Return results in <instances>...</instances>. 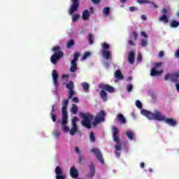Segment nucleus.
Here are the masks:
<instances>
[{
  "label": "nucleus",
  "instance_id": "obj_1",
  "mask_svg": "<svg viewBox=\"0 0 179 179\" xmlns=\"http://www.w3.org/2000/svg\"><path fill=\"white\" fill-rule=\"evenodd\" d=\"M68 99H64L62 101V125L64 131H69L68 127V105L69 104V100L73 99V95L75 94V91L73 90H69Z\"/></svg>",
  "mask_w": 179,
  "mask_h": 179
},
{
  "label": "nucleus",
  "instance_id": "obj_2",
  "mask_svg": "<svg viewBox=\"0 0 179 179\" xmlns=\"http://www.w3.org/2000/svg\"><path fill=\"white\" fill-rule=\"evenodd\" d=\"M143 115H145L148 120H155L156 121H164L166 117L163 116L162 112L159 110H155V113H152L147 110H143L141 111Z\"/></svg>",
  "mask_w": 179,
  "mask_h": 179
},
{
  "label": "nucleus",
  "instance_id": "obj_3",
  "mask_svg": "<svg viewBox=\"0 0 179 179\" xmlns=\"http://www.w3.org/2000/svg\"><path fill=\"white\" fill-rule=\"evenodd\" d=\"M72 4L71 5L69 9V14L73 15L72 17V22H78L79 17H80V15L75 14V12H77L79 9V0H71Z\"/></svg>",
  "mask_w": 179,
  "mask_h": 179
},
{
  "label": "nucleus",
  "instance_id": "obj_4",
  "mask_svg": "<svg viewBox=\"0 0 179 179\" xmlns=\"http://www.w3.org/2000/svg\"><path fill=\"white\" fill-rule=\"evenodd\" d=\"M81 125L87 129H92V121L94 120V116L90 113H81Z\"/></svg>",
  "mask_w": 179,
  "mask_h": 179
},
{
  "label": "nucleus",
  "instance_id": "obj_5",
  "mask_svg": "<svg viewBox=\"0 0 179 179\" xmlns=\"http://www.w3.org/2000/svg\"><path fill=\"white\" fill-rule=\"evenodd\" d=\"M52 50L55 52L50 57V61L52 64H57L58 62V60L60 58H62L64 57V52L61 51V48L59 46H55L54 47Z\"/></svg>",
  "mask_w": 179,
  "mask_h": 179
},
{
  "label": "nucleus",
  "instance_id": "obj_6",
  "mask_svg": "<svg viewBox=\"0 0 179 179\" xmlns=\"http://www.w3.org/2000/svg\"><path fill=\"white\" fill-rule=\"evenodd\" d=\"M52 50L55 52L50 57V61L52 64H57L58 62V60L60 58H62L64 57V52L61 51V48L59 46H55L54 47Z\"/></svg>",
  "mask_w": 179,
  "mask_h": 179
},
{
  "label": "nucleus",
  "instance_id": "obj_7",
  "mask_svg": "<svg viewBox=\"0 0 179 179\" xmlns=\"http://www.w3.org/2000/svg\"><path fill=\"white\" fill-rule=\"evenodd\" d=\"M101 45H102V50H101L102 56L107 61H111V59H113V55L111 52L109 50L110 45H108L107 43H102Z\"/></svg>",
  "mask_w": 179,
  "mask_h": 179
},
{
  "label": "nucleus",
  "instance_id": "obj_8",
  "mask_svg": "<svg viewBox=\"0 0 179 179\" xmlns=\"http://www.w3.org/2000/svg\"><path fill=\"white\" fill-rule=\"evenodd\" d=\"M79 53H74V57L73 60H71V66H70V72L72 73H75L76 71H78V60L79 59Z\"/></svg>",
  "mask_w": 179,
  "mask_h": 179
},
{
  "label": "nucleus",
  "instance_id": "obj_9",
  "mask_svg": "<svg viewBox=\"0 0 179 179\" xmlns=\"http://www.w3.org/2000/svg\"><path fill=\"white\" fill-rule=\"evenodd\" d=\"M171 79V82H173L177 85V83H179V72H176L175 73H168L164 77V80H169Z\"/></svg>",
  "mask_w": 179,
  "mask_h": 179
},
{
  "label": "nucleus",
  "instance_id": "obj_10",
  "mask_svg": "<svg viewBox=\"0 0 179 179\" xmlns=\"http://www.w3.org/2000/svg\"><path fill=\"white\" fill-rule=\"evenodd\" d=\"M104 117H106V112L104 110H101L94 118V122L92 123V125H96L100 122L104 121Z\"/></svg>",
  "mask_w": 179,
  "mask_h": 179
},
{
  "label": "nucleus",
  "instance_id": "obj_11",
  "mask_svg": "<svg viewBox=\"0 0 179 179\" xmlns=\"http://www.w3.org/2000/svg\"><path fill=\"white\" fill-rule=\"evenodd\" d=\"M92 153H94V155L96 157V159L100 163L102 164H104V159H103V155L101 154V152H100V150L98 148H92Z\"/></svg>",
  "mask_w": 179,
  "mask_h": 179
},
{
  "label": "nucleus",
  "instance_id": "obj_12",
  "mask_svg": "<svg viewBox=\"0 0 179 179\" xmlns=\"http://www.w3.org/2000/svg\"><path fill=\"white\" fill-rule=\"evenodd\" d=\"M55 174H56V179H65L66 176L64 174V171H62V168L61 166H57L55 168Z\"/></svg>",
  "mask_w": 179,
  "mask_h": 179
},
{
  "label": "nucleus",
  "instance_id": "obj_13",
  "mask_svg": "<svg viewBox=\"0 0 179 179\" xmlns=\"http://www.w3.org/2000/svg\"><path fill=\"white\" fill-rule=\"evenodd\" d=\"M99 87L105 92H108V93H114V87L108 84L101 83L99 85Z\"/></svg>",
  "mask_w": 179,
  "mask_h": 179
},
{
  "label": "nucleus",
  "instance_id": "obj_14",
  "mask_svg": "<svg viewBox=\"0 0 179 179\" xmlns=\"http://www.w3.org/2000/svg\"><path fill=\"white\" fill-rule=\"evenodd\" d=\"M116 145L115 146V155H116V157H120V156H121V153H120V152H121L122 149V146L121 145V141L119 139L117 141H115Z\"/></svg>",
  "mask_w": 179,
  "mask_h": 179
},
{
  "label": "nucleus",
  "instance_id": "obj_15",
  "mask_svg": "<svg viewBox=\"0 0 179 179\" xmlns=\"http://www.w3.org/2000/svg\"><path fill=\"white\" fill-rule=\"evenodd\" d=\"M52 79H53V85L57 87H58V78H59V75H58V71H57V70L54 69L52 72Z\"/></svg>",
  "mask_w": 179,
  "mask_h": 179
},
{
  "label": "nucleus",
  "instance_id": "obj_16",
  "mask_svg": "<svg viewBox=\"0 0 179 179\" xmlns=\"http://www.w3.org/2000/svg\"><path fill=\"white\" fill-rule=\"evenodd\" d=\"M164 122H165V124H168L170 127H176V125H177V120L173 118L164 117Z\"/></svg>",
  "mask_w": 179,
  "mask_h": 179
},
{
  "label": "nucleus",
  "instance_id": "obj_17",
  "mask_svg": "<svg viewBox=\"0 0 179 179\" xmlns=\"http://www.w3.org/2000/svg\"><path fill=\"white\" fill-rule=\"evenodd\" d=\"M70 176L72 178H78L79 177V172H78V169H76L75 166L70 169Z\"/></svg>",
  "mask_w": 179,
  "mask_h": 179
},
{
  "label": "nucleus",
  "instance_id": "obj_18",
  "mask_svg": "<svg viewBox=\"0 0 179 179\" xmlns=\"http://www.w3.org/2000/svg\"><path fill=\"white\" fill-rule=\"evenodd\" d=\"M113 138L114 142H118V140L120 139V137H118V134H120V131H118V128L116 127H113Z\"/></svg>",
  "mask_w": 179,
  "mask_h": 179
},
{
  "label": "nucleus",
  "instance_id": "obj_19",
  "mask_svg": "<svg viewBox=\"0 0 179 179\" xmlns=\"http://www.w3.org/2000/svg\"><path fill=\"white\" fill-rule=\"evenodd\" d=\"M128 61L131 65H134V64H135V52H134V50H131L129 52Z\"/></svg>",
  "mask_w": 179,
  "mask_h": 179
},
{
  "label": "nucleus",
  "instance_id": "obj_20",
  "mask_svg": "<svg viewBox=\"0 0 179 179\" xmlns=\"http://www.w3.org/2000/svg\"><path fill=\"white\" fill-rule=\"evenodd\" d=\"M67 128L69 129V127H67ZM62 129H63L64 132H70V135H71L72 136H73V135H75L78 132V127H71V130L69 129V131H67L66 130L64 129V128L62 127Z\"/></svg>",
  "mask_w": 179,
  "mask_h": 179
},
{
  "label": "nucleus",
  "instance_id": "obj_21",
  "mask_svg": "<svg viewBox=\"0 0 179 179\" xmlns=\"http://www.w3.org/2000/svg\"><path fill=\"white\" fill-rule=\"evenodd\" d=\"M90 177L94 176L96 168L94 167V164L93 162H91V164L90 165Z\"/></svg>",
  "mask_w": 179,
  "mask_h": 179
},
{
  "label": "nucleus",
  "instance_id": "obj_22",
  "mask_svg": "<svg viewBox=\"0 0 179 179\" xmlns=\"http://www.w3.org/2000/svg\"><path fill=\"white\" fill-rule=\"evenodd\" d=\"M99 94L103 101H107V100L108 99V96L107 95V92L105 90H101Z\"/></svg>",
  "mask_w": 179,
  "mask_h": 179
},
{
  "label": "nucleus",
  "instance_id": "obj_23",
  "mask_svg": "<svg viewBox=\"0 0 179 179\" xmlns=\"http://www.w3.org/2000/svg\"><path fill=\"white\" fill-rule=\"evenodd\" d=\"M89 17H90V12H89L87 10H85L83 12L82 15V19L83 20H89Z\"/></svg>",
  "mask_w": 179,
  "mask_h": 179
},
{
  "label": "nucleus",
  "instance_id": "obj_24",
  "mask_svg": "<svg viewBox=\"0 0 179 179\" xmlns=\"http://www.w3.org/2000/svg\"><path fill=\"white\" fill-rule=\"evenodd\" d=\"M117 117L119 122H121V124H127V119H125L124 115L119 113L117 115Z\"/></svg>",
  "mask_w": 179,
  "mask_h": 179
},
{
  "label": "nucleus",
  "instance_id": "obj_25",
  "mask_svg": "<svg viewBox=\"0 0 179 179\" xmlns=\"http://www.w3.org/2000/svg\"><path fill=\"white\" fill-rule=\"evenodd\" d=\"M163 73V71H157L155 68H153L150 71L151 76H159V75H162Z\"/></svg>",
  "mask_w": 179,
  "mask_h": 179
},
{
  "label": "nucleus",
  "instance_id": "obj_26",
  "mask_svg": "<svg viewBox=\"0 0 179 179\" xmlns=\"http://www.w3.org/2000/svg\"><path fill=\"white\" fill-rule=\"evenodd\" d=\"M102 15L105 17H107L110 15V8L109 7H105L102 10Z\"/></svg>",
  "mask_w": 179,
  "mask_h": 179
},
{
  "label": "nucleus",
  "instance_id": "obj_27",
  "mask_svg": "<svg viewBox=\"0 0 179 179\" xmlns=\"http://www.w3.org/2000/svg\"><path fill=\"white\" fill-rule=\"evenodd\" d=\"M115 76L117 79H120L122 80L124 79V75H122V73H121V71L120 70L115 71Z\"/></svg>",
  "mask_w": 179,
  "mask_h": 179
},
{
  "label": "nucleus",
  "instance_id": "obj_28",
  "mask_svg": "<svg viewBox=\"0 0 179 179\" xmlns=\"http://www.w3.org/2000/svg\"><path fill=\"white\" fill-rule=\"evenodd\" d=\"M159 20L160 22H163L164 23H169V17H167V15H161L159 17Z\"/></svg>",
  "mask_w": 179,
  "mask_h": 179
},
{
  "label": "nucleus",
  "instance_id": "obj_29",
  "mask_svg": "<svg viewBox=\"0 0 179 179\" xmlns=\"http://www.w3.org/2000/svg\"><path fill=\"white\" fill-rule=\"evenodd\" d=\"M78 106H76V104H73L71 108V114H73V115L78 114Z\"/></svg>",
  "mask_w": 179,
  "mask_h": 179
},
{
  "label": "nucleus",
  "instance_id": "obj_30",
  "mask_svg": "<svg viewBox=\"0 0 179 179\" xmlns=\"http://www.w3.org/2000/svg\"><path fill=\"white\" fill-rule=\"evenodd\" d=\"M170 24H171V27H173V28L178 27L179 22H177L175 20H171Z\"/></svg>",
  "mask_w": 179,
  "mask_h": 179
},
{
  "label": "nucleus",
  "instance_id": "obj_31",
  "mask_svg": "<svg viewBox=\"0 0 179 179\" xmlns=\"http://www.w3.org/2000/svg\"><path fill=\"white\" fill-rule=\"evenodd\" d=\"M66 87L69 90H73L74 85L72 81H69L66 84Z\"/></svg>",
  "mask_w": 179,
  "mask_h": 179
},
{
  "label": "nucleus",
  "instance_id": "obj_32",
  "mask_svg": "<svg viewBox=\"0 0 179 179\" xmlns=\"http://www.w3.org/2000/svg\"><path fill=\"white\" fill-rule=\"evenodd\" d=\"M75 45V41L70 40L66 43V48L69 49Z\"/></svg>",
  "mask_w": 179,
  "mask_h": 179
},
{
  "label": "nucleus",
  "instance_id": "obj_33",
  "mask_svg": "<svg viewBox=\"0 0 179 179\" xmlns=\"http://www.w3.org/2000/svg\"><path fill=\"white\" fill-rule=\"evenodd\" d=\"M126 135L129 141H134V132L127 131Z\"/></svg>",
  "mask_w": 179,
  "mask_h": 179
},
{
  "label": "nucleus",
  "instance_id": "obj_34",
  "mask_svg": "<svg viewBox=\"0 0 179 179\" xmlns=\"http://www.w3.org/2000/svg\"><path fill=\"white\" fill-rule=\"evenodd\" d=\"M81 86H82L84 92H87V90H89V87H90L89 83H83L81 84Z\"/></svg>",
  "mask_w": 179,
  "mask_h": 179
},
{
  "label": "nucleus",
  "instance_id": "obj_35",
  "mask_svg": "<svg viewBox=\"0 0 179 179\" xmlns=\"http://www.w3.org/2000/svg\"><path fill=\"white\" fill-rule=\"evenodd\" d=\"M78 121V117H74L73 120L71 122L72 128H78V124L76 122Z\"/></svg>",
  "mask_w": 179,
  "mask_h": 179
},
{
  "label": "nucleus",
  "instance_id": "obj_36",
  "mask_svg": "<svg viewBox=\"0 0 179 179\" xmlns=\"http://www.w3.org/2000/svg\"><path fill=\"white\" fill-rule=\"evenodd\" d=\"M137 3H139L140 5H143V3H152V1H150L148 0H137Z\"/></svg>",
  "mask_w": 179,
  "mask_h": 179
},
{
  "label": "nucleus",
  "instance_id": "obj_37",
  "mask_svg": "<svg viewBox=\"0 0 179 179\" xmlns=\"http://www.w3.org/2000/svg\"><path fill=\"white\" fill-rule=\"evenodd\" d=\"M90 139L91 142H96V137L94 136V133H93V131H91L90 134Z\"/></svg>",
  "mask_w": 179,
  "mask_h": 179
},
{
  "label": "nucleus",
  "instance_id": "obj_38",
  "mask_svg": "<svg viewBox=\"0 0 179 179\" xmlns=\"http://www.w3.org/2000/svg\"><path fill=\"white\" fill-rule=\"evenodd\" d=\"M94 36H93V34H88V41H89V43L90 44V45H92V44H93V38H94Z\"/></svg>",
  "mask_w": 179,
  "mask_h": 179
},
{
  "label": "nucleus",
  "instance_id": "obj_39",
  "mask_svg": "<svg viewBox=\"0 0 179 179\" xmlns=\"http://www.w3.org/2000/svg\"><path fill=\"white\" fill-rule=\"evenodd\" d=\"M126 89L129 93H131V92H132V90L134 89V85H132V84H129L127 85Z\"/></svg>",
  "mask_w": 179,
  "mask_h": 179
},
{
  "label": "nucleus",
  "instance_id": "obj_40",
  "mask_svg": "<svg viewBox=\"0 0 179 179\" xmlns=\"http://www.w3.org/2000/svg\"><path fill=\"white\" fill-rule=\"evenodd\" d=\"M52 122H57V115L55 113H50Z\"/></svg>",
  "mask_w": 179,
  "mask_h": 179
},
{
  "label": "nucleus",
  "instance_id": "obj_41",
  "mask_svg": "<svg viewBox=\"0 0 179 179\" xmlns=\"http://www.w3.org/2000/svg\"><path fill=\"white\" fill-rule=\"evenodd\" d=\"M85 160V157L82 154L78 155V163H82Z\"/></svg>",
  "mask_w": 179,
  "mask_h": 179
},
{
  "label": "nucleus",
  "instance_id": "obj_42",
  "mask_svg": "<svg viewBox=\"0 0 179 179\" xmlns=\"http://www.w3.org/2000/svg\"><path fill=\"white\" fill-rule=\"evenodd\" d=\"M136 107H138V108H140V109L142 108V103L140 102L139 100H137L136 101Z\"/></svg>",
  "mask_w": 179,
  "mask_h": 179
},
{
  "label": "nucleus",
  "instance_id": "obj_43",
  "mask_svg": "<svg viewBox=\"0 0 179 179\" xmlns=\"http://www.w3.org/2000/svg\"><path fill=\"white\" fill-rule=\"evenodd\" d=\"M146 45H148V41L143 39L141 41V46L142 47H146Z\"/></svg>",
  "mask_w": 179,
  "mask_h": 179
},
{
  "label": "nucleus",
  "instance_id": "obj_44",
  "mask_svg": "<svg viewBox=\"0 0 179 179\" xmlns=\"http://www.w3.org/2000/svg\"><path fill=\"white\" fill-rule=\"evenodd\" d=\"M88 57H90V52H86L83 57V59H87Z\"/></svg>",
  "mask_w": 179,
  "mask_h": 179
},
{
  "label": "nucleus",
  "instance_id": "obj_45",
  "mask_svg": "<svg viewBox=\"0 0 179 179\" xmlns=\"http://www.w3.org/2000/svg\"><path fill=\"white\" fill-rule=\"evenodd\" d=\"M53 135L56 136V138H59L61 136V133H59V131H54Z\"/></svg>",
  "mask_w": 179,
  "mask_h": 179
},
{
  "label": "nucleus",
  "instance_id": "obj_46",
  "mask_svg": "<svg viewBox=\"0 0 179 179\" xmlns=\"http://www.w3.org/2000/svg\"><path fill=\"white\" fill-rule=\"evenodd\" d=\"M129 10L130 12H135V10H138V8L135 6H131L129 8Z\"/></svg>",
  "mask_w": 179,
  "mask_h": 179
},
{
  "label": "nucleus",
  "instance_id": "obj_47",
  "mask_svg": "<svg viewBox=\"0 0 179 179\" xmlns=\"http://www.w3.org/2000/svg\"><path fill=\"white\" fill-rule=\"evenodd\" d=\"M71 99H72L73 103H79V99L78 97L74 96V97H73Z\"/></svg>",
  "mask_w": 179,
  "mask_h": 179
},
{
  "label": "nucleus",
  "instance_id": "obj_48",
  "mask_svg": "<svg viewBox=\"0 0 179 179\" xmlns=\"http://www.w3.org/2000/svg\"><path fill=\"white\" fill-rule=\"evenodd\" d=\"M137 61H138V62H141V61H142V55L138 54V55H137Z\"/></svg>",
  "mask_w": 179,
  "mask_h": 179
},
{
  "label": "nucleus",
  "instance_id": "obj_49",
  "mask_svg": "<svg viewBox=\"0 0 179 179\" xmlns=\"http://www.w3.org/2000/svg\"><path fill=\"white\" fill-rule=\"evenodd\" d=\"M133 36L134 37L135 41H136V40H138V33H136V31H133Z\"/></svg>",
  "mask_w": 179,
  "mask_h": 179
},
{
  "label": "nucleus",
  "instance_id": "obj_50",
  "mask_svg": "<svg viewBox=\"0 0 179 179\" xmlns=\"http://www.w3.org/2000/svg\"><path fill=\"white\" fill-rule=\"evenodd\" d=\"M159 58H163V57H164V52H163V50L159 51Z\"/></svg>",
  "mask_w": 179,
  "mask_h": 179
},
{
  "label": "nucleus",
  "instance_id": "obj_51",
  "mask_svg": "<svg viewBox=\"0 0 179 179\" xmlns=\"http://www.w3.org/2000/svg\"><path fill=\"white\" fill-rule=\"evenodd\" d=\"M75 152L77 153V155H80V150H79V147H76L75 148Z\"/></svg>",
  "mask_w": 179,
  "mask_h": 179
},
{
  "label": "nucleus",
  "instance_id": "obj_52",
  "mask_svg": "<svg viewBox=\"0 0 179 179\" xmlns=\"http://www.w3.org/2000/svg\"><path fill=\"white\" fill-rule=\"evenodd\" d=\"M162 13H163V15H165V16H167V9L163 8L162 10Z\"/></svg>",
  "mask_w": 179,
  "mask_h": 179
},
{
  "label": "nucleus",
  "instance_id": "obj_53",
  "mask_svg": "<svg viewBox=\"0 0 179 179\" xmlns=\"http://www.w3.org/2000/svg\"><path fill=\"white\" fill-rule=\"evenodd\" d=\"M55 113V105H52L50 114H54Z\"/></svg>",
  "mask_w": 179,
  "mask_h": 179
},
{
  "label": "nucleus",
  "instance_id": "obj_54",
  "mask_svg": "<svg viewBox=\"0 0 179 179\" xmlns=\"http://www.w3.org/2000/svg\"><path fill=\"white\" fill-rule=\"evenodd\" d=\"M128 43H129V45H131L133 47L135 45V43H134V41H132V40H129Z\"/></svg>",
  "mask_w": 179,
  "mask_h": 179
},
{
  "label": "nucleus",
  "instance_id": "obj_55",
  "mask_svg": "<svg viewBox=\"0 0 179 179\" xmlns=\"http://www.w3.org/2000/svg\"><path fill=\"white\" fill-rule=\"evenodd\" d=\"M100 1L101 0H91L92 3H96V4L100 3Z\"/></svg>",
  "mask_w": 179,
  "mask_h": 179
},
{
  "label": "nucleus",
  "instance_id": "obj_56",
  "mask_svg": "<svg viewBox=\"0 0 179 179\" xmlns=\"http://www.w3.org/2000/svg\"><path fill=\"white\" fill-rule=\"evenodd\" d=\"M89 12H90V13L92 14L94 13V8L93 7H90Z\"/></svg>",
  "mask_w": 179,
  "mask_h": 179
},
{
  "label": "nucleus",
  "instance_id": "obj_57",
  "mask_svg": "<svg viewBox=\"0 0 179 179\" xmlns=\"http://www.w3.org/2000/svg\"><path fill=\"white\" fill-rule=\"evenodd\" d=\"M152 3V5L154 6V8H155V9H157L158 6H157V4L155 3L153 1H151V3Z\"/></svg>",
  "mask_w": 179,
  "mask_h": 179
},
{
  "label": "nucleus",
  "instance_id": "obj_58",
  "mask_svg": "<svg viewBox=\"0 0 179 179\" xmlns=\"http://www.w3.org/2000/svg\"><path fill=\"white\" fill-rule=\"evenodd\" d=\"M155 66L156 68H159V66H162V63H155Z\"/></svg>",
  "mask_w": 179,
  "mask_h": 179
},
{
  "label": "nucleus",
  "instance_id": "obj_59",
  "mask_svg": "<svg viewBox=\"0 0 179 179\" xmlns=\"http://www.w3.org/2000/svg\"><path fill=\"white\" fill-rule=\"evenodd\" d=\"M141 36H143V37H148V35H146V33L145 31L141 32Z\"/></svg>",
  "mask_w": 179,
  "mask_h": 179
},
{
  "label": "nucleus",
  "instance_id": "obj_60",
  "mask_svg": "<svg viewBox=\"0 0 179 179\" xmlns=\"http://www.w3.org/2000/svg\"><path fill=\"white\" fill-rule=\"evenodd\" d=\"M141 19H142L143 20H146V19H147L146 15H141Z\"/></svg>",
  "mask_w": 179,
  "mask_h": 179
},
{
  "label": "nucleus",
  "instance_id": "obj_61",
  "mask_svg": "<svg viewBox=\"0 0 179 179\" xmlns=\"http://www.w3.org/2000/svg\"><path fill=\"white\" fill-rule=\"evenodd\" d=\"M140 167H141V169H143V167H145V163L141 162V163L140 164Z\"/></svg>",
  "mask_w": 179,
  "mask_h": 179
},
{
  "label": "nucleus",
  "instance_id": "obj_62",
  "mask_svg": "<svg viewBox=\"0 0 179 179\" xmlns=\"http://www.w3.org/2000/svg\"><path fill=\"white\" fill-rule=\"evenodd\" d=\"M120 2L122 3H124V2H127V0H120Z\"/></svg>",
  "mask_w": 179,
  "mask_h": 179
},
{
  "label": "nucleus",
  "instance_id": "obj_63",
  "mask_svg": "<svg viewBox=\"0 0 179 179\" xmlns=\"http://www.w3.org/2000/svg\"><path fill=\"white\" fill-rule=\"evenodd\" d=\"M149 172H150V173H153V169H152L150 168V169H149Z\"/></svg>",
  "mask_w": 179,
  "mask_h": 179
},
{
  "label": "nucleus",
  "instance_id": "obj_64",
  "mask_svg": "<svg viewBox=\"0 0 179 179\" xmlns=\"http://www.w3.org/2000/svg\"><path fill=\"white\" fill-rule=\"evenodd\" d=\"M128 80H132V77H129Z\"/></svg>",
  "mask_w": 179,
  "mask_h": 179
}]
</instances>
